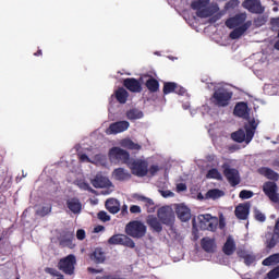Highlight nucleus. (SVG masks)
Returning <instances> with one entry per match:
<instances>
[{
	"label": "nucleus",
	"mask_w": 279,
	"mask_h": 279,
	"mask_svg": "<svg viewBox=\"0 0 279 279\" xmlns=\"http://www.w3.org/2000/svg\"><path fill=\"white\" fill-rule=\"evenodd\" d=\"M258 124L256 120L248 121L247 124L244 125V130L240 129L231 134V138L235 141V143H252V138H254V134H256V129Z\"/></svg>",
	"instance_id": "nucleus-1"
},
{
	"label": "nucleus",
	"mask_w": 279,
	"mask_h": 279,
	"mask_svg": "<svg viewBox=\"0 0 279 279\" xmlns=\"http://www.w3.org/2000/svg\"><path fill=\"white\" fill-rule=\"evenodd\" d=\"M233 93L230 89L220 87L216 89L210 97L211 104L217 108H228L230 106V101H232Z\"/></svg>",
	"instance_id": "nucleus-2"
},
{
	"label": "nucleus",
	"mask_w": 279,
	"mask_h": 279,
	"mask_svg": "<svg viewBox=\"0 0 279 279\" xmlns=\"http://www.w3.org/2000/svg\"><path fill=\"white\" fill-rule=\"evenodd\" d=\"M110 162H116L117 165H126L129 167L132 158H130V153L121 147H112L109 150Z\"/></svg>",
	"instance_id": "nucleus-3"
},
{
	"label": "nucleus",
	"mask_w": 279,
	"mask_h": 279,
	"mask_svg": "<svg viewBox=\"0 0 279 279\" xmlns=\"http://www.w3.org/2000/svg\"><path fill=\"white\" fill-rule=\"evenodd\" d=\"M125 233L133 239H143L147 234V227L138 220H133L126 225Z\"/></svg>",
	"instance_id": "nucleus-4"
},
{
	"label": "nucleus",
	"mask_w": 279,
	"mask_h": 279,
	"mask_svg": "<svg viewBox=\"0 0 279 279\" xmlns=\"http://www.w3.org/2000/svg\"><path fill=\"white\" fill-rule=\"evenodd\" d=\"M128 167L137 178H145L149 173V163L145 159H131Z\"/></svg>",
	"instance_id": "nucleus-5"
},
{
	"label": "nucleus",
	"mask_w": 279,
	"mask_h": 279,
	"mask_svg": "<svg viewBox=\"0 0 279 279\" xmlns=\"http://www.w3.org/2000/svg\"><path fill=\"white\" fill-rule=\"evenodd\" d=\"M75 255L71 254L68 255L64 258H61L58 263V269L62 271L63 274H66V276H73L75 271Z\"/></svg>",
	"instance_id": "nucleus-6"
},
{
	"label": "nucleus",
	"mask_w": 279,
	"mask_h": 279,
	"mask_svg": "<svg viewBox=\"0 0 279 279\" xmlns=\"http://www.w3.org/2000/svg\"><path fill=\"white\" fill-rule=\"evenodd\" d=\"M198 221L201 230H208L209 232H215L219 225V220L214 218L210 214L199 215Z\"/></svg>",
	"instance_id": "nucleus-7"
},
{
	"label": "nucleus",
	"mask_w": 279,
	"mask_h": 279,
	"mask_svg": "<svg viewBox=\"0 0 279 279\" xmlns=\"http://www.w3.org/2000/svg\"><path fill=\"white\" fill-rule=\"evenodd\" d=\"M157 217L163 226H173V223H175V214L173 213V209L168 206L159 208Z\"/></svg>",
	"instance_id": "nucleus-8"
},
{
	"label": "nucleus",
	"mask_w": 279,
	"mask_h": 279,
	"mask_svg": "<svg viewBox=\"0 0 279 279\" xmlns=\"http://www.w3.org/2000/svg\"><path fill=\"white\" fill-rule=\"evenodd\" d=\"M222 169L223 175L231 186H239V184H241V175L239 174V170L230 168V166L226 163L222 166Z\"/></svg>",
	"instance_id": "nucleus-9"
},
{
	"label": "nucleus",
	"mask_w": 279,
	"mask_h": 279,
	"mask_svg": "<svg viewBox=\"0 0 279 279\" xmlns=\"http://www.w3.org/2000/svg\"><path fill=\"white\" fill-rule=\"evenodd\" d=\"M263 192L270 199V202L278 204L279 195H278V184H276V182H271V181L265 182L263 185Z\"/></svg>",
	"instance_id": "nucleus-10"
},
{
	"label": "nucleus",
	"mask_w": 279,
	"mask_h": 279,
	"mask_svg": "<svg viewBox=\"0 0 279 279\" xmlns=\"http://www.w3.org/2000/svg\"><path fill=\"white\" fill-rule=\"evenodd\" d=\"M243 8L252 14H263L265 12V7H263L260 0H244Z\"/></svg>",
	"instance_id": "nucleus-11"
},
{
	"label": "nucleus",
	"mask_w": 279,
	"mask_h": 279,
	"mask_svg": "<svg viewBox=\"0 0 279 279\" xmlns=\"http://www.w3.org/2000/svg\"><path fill=\"white\" fill-rule=\"evenodd\" d=\"M122 84L126 90H130V93L143 92V85H141V82L134 77L124 78Z\"/></svg>",
	"instance_id": "nucleus-12"
},
{
	"label": "nucleus",
	"mask_w": 279,
	"mask_h": 279,
	"mask_svg": "<svg viewBox=\"0 0 279 279\" xmlns=\"http://www.w3.org/2000/svg\"><path fill=\"white\" fill-rule=\"evenodd\" d=\"M130 128V122L128 121H118L113 122L107 129V134H121Z\"/></svg>",
	"instance_id": "nucleus-13"
},
{
	"label": "nucleus",
	"mask_w": 279,
	"mask_h": 279,
	"mask_svg": "<svg viewBox=\"0 0 279 279\" xmlns=\"http://www.w3.org/2000/svg\"><path fill=\"white\" fill-rule=\"evenodd\" d=\"M250 208H251L250 203L239 204L234 210V215L236 219H240L241 221L247 220V218L250 217Z\"/></svg>",
	"instance_id": "nucleus-14"
},
{
	"label": "nucleus",
	"mask_w": 279,
	"mask_h": 279,
	"mask_svg": "<svg viewBox=\"0 0 279 279\" xmlns=\"http://www.w3.org/2000/svg\"><path fill=\"white\" fill-rule=\"evenodd\" d=\"M66 208L73 213V215H80L82 213V201L77 197H71L65 201Z\"/></svg>",
	"instance_id": "nucleus-15"
},
{
	"label": "nucleus",
	"mask_w": 279,
	"mask_h": 279,
	"mask_svg": "<svg viewBox=\"0 0 279 279\" xmlns=\"http://www.w3.org/2000/svg\"><path fill=\"white\" fill-rule=\"evenodd\" d=\"M245 19H247V15H245V13L236 14L235 16L230 17L226 21V26L229 27V29H234V27L243 25L245 23Z\"/></svg>",
	"instance_id": "nucleus-16"
},
{
	"label": "nucleus",
	"mask_w": 279,
	"mask_h": 279,
	"mask_svg": "<svg viewBox=\"0 0 279 279\" xmlns=\"http://www.w3.org/2000/svg\"><path fill=\"white\" fill-rule=\"evenodd\" d=\"M248 27H252V21H247L244 24H242L241 26L234 28L230 33L229 37L231 38V40H239V38H241V36H243L246 33Z\"/></svg>",
	"instance_id": "nucleus-17"
},
{
	"label": "nucleus",
	"mask_w": 279,
	"mask_h": 279,
	"mask_svg": "<svg viewBox=\"0 0 279 279\" xmlns=\"http://www.w3.org/2000/svg\"><path fill=\"white\" fill-rule=\"evenodd\" d=\"M94 189H108V186L112 185L109 178L104 175H96L95 179L92 181Z\"/></svg>",
	"instance_id": "nucleus-18"
},
{
	"label": "nucleus",
	"mask_w": 279,
	"mask_h": 279,
	"mask_svg": "<svg viewBox=\"0 0 279 279\" xmlns=\"http://www.w3.org/2000/svg\"><path fill=\"white\" fill-rule=\"evenodd\" d=\"M248 107L247 102L241 101L238 102L233 109L234 117H240V119H245L250 113L247 112Z\"/></svg>",
	"instance_id": "nucleus-19"
},
{
	"label": "nucleus",
	"mask_w": 279,
	"mask_h": 279,
	"mask_svg": "<svg viewBox=\"0 0 279 279\" xmlns=\"http://www.w3.org/2000/svg\"><path fill=\"white\" fill-rule=\"evenodd\" d=\"M177 217L183 221H190L191 220V209L184 205H179L177 207Z\"/></svg>",
	"instance_id": "nucleus-20"
},
{
	"label": "nucleus",
	"mask_w": 279,
	"mask_h": 279,
	"mask_svg": "<svg viewBox=\"0 0 279 279\" xmlns=\"http://www.w3.org/2000/svg\"><path fill=\"white\" fill-rule=\"evenodd\" d=\"M222 252L226 254V256H232L234 252H236V243L234 242V239L228 238L226 243L222 246Z\"/></svg>",
	"instance_id": "nucleus-21"
},
{
	"label": "nucleus",
	"mask_w": 279,
	"mask_h": 279,
	"mask_svg": "<svg viewBox=\"0 0 279 279\" xmlns=\"http://www.w3.org/2000/svg\"><path fill=\"white\" fill-rule=\"evenodd\" d=\"M105 206L111 215H117L121 210V204L116 198H109L106 201Z\"/></svg>",
	"instance_id": "nucleus-22"
},
{
	"label": "nucleus",
	"mask_w": 279,
	"mask_h": 279,
	"mask_svg": "<svg viewBox=\"0 0 279 279\" xmlns=\"http://www.w3.org/2000/svg\"><path fill=\"white\" fill-rule=\"evenodd\" d=\"M260 175H264V178H267V180H272V182H278L279 174L278 172L274 171L271 168L263 167L259 169Z\"/></svg>",
	"instance_id": "nucleus-23"
},
{
	"label": "nucleus",
	"mask_w": 279,
	"mask_h": 279,
	"mask_svg": "<svg viewBox=\"0 0 279 279\" xmlns=\"http://www.w3.org/2000/svg\"><path fill=\"white\" fill-rule=\"evenodd\" d=\"M113 178L119 182H125V180H130V178H132V174L123 168H117L113 170Z\"/></svg>",
	"instance_id": "nucleus-24"
},
{
	"label": "nucleus",
	"mask_w": 279,
	"mask_h": 279,
	"mask_svg": "<svg viewBox=\"0 0 279 279\" xmlns=\"http://www.w3.org/2000/svg\"><path fill=\"white\" fill-rule=\"evenodd\" d=\"M201 247L204 250V252H207L208 254H211L215 252V240L210 238H203L201 240Z\"/></svg>",
	"instance_id": "nucleus-25"
},
{
	"label": "nucleus",
	"mask_w": 279,
	"mask_h": 279,
	"mask_svg": "<svg viewBox=\"0 0 279 279\" xmlns=\"http://www.w3.org/2000/svg\"><path fill=\"white\" fill-rule=\"evenodd\" d=\"M158 219L159 218L157 217H149L147 219V225L153 230V232L160 234V232H162V223Z\"/></svg>",
	"instance_id": "nucleus-26"
},
{
	"label": "nucleus",
	"mask_w": 279,
	"mask_h": 279,
	"mask_svg": "<svg viewBox=\"0 0 279 279\" xmlns=\"http://www.w3.org/2000/svg\"><path fill=\"white\" fill-rule=\"evenodd\" d=\"M116 99L119 104H126L128 102V97H130V93L123 87H119L116 93Z\"/></svg>",
	"instance_id": "nucleus-27"
},
{
	"label": "nucleus",
	"mask_w": 279,
	"mask_h": 279,
	"mask_svg": "<svg viewBox=\"0 0 279 279\" xmlns=\"http://www.w3.org/2000/svg\"><path fill=\"white\" fill-rule=\"evenodd\" d=\"M92 260H95L97 264L104 263L106 260V253L104 252V248L96 247L90 255Z\"/></svg>",
	"instance_id": "nucleus-28"
},
{
	"label": "nucleus",
	"mask_w": 279,
	"mask_h": 279,
	"mask_svg": "<svg viewBox=\"0 0 279 279\" xmlns=\"http://www.w3.org/2000/svg\"><path fill=\"white\" fill-rule=\"evenodd\" d=\"M145 86L149 93H158V90H160V83L154 77H149L145 82Z\"/></svg>",
	"instance_id": "nucleus-29"
},
{
	"label": "nucleus",
	"mask_w": 279,
	"mask_h": 279,
	"mask_svg": "<svg viewBox=\"0 0 279 279\" xmlns=\"http://www.w3.org/2000/svg\"><path fill=\"white\" fill-rule=\"evenodd\" d=\"M144 114L143 111L134 108V109H130L129 111H126V119H129V121H136L138 119H143Z\"/></svg>",
	"instance_id": "nucleus-30"
},
{
	"label": "nucleus",
	"mask_w": 279,
	"mask_h": 279,
	"mask_svg": "<svg viewBox=\"0 0 279 279\" xmlns=\"http://www.w3.org/2000/svg\"><path fill=\"white\" fill-rule=\"evenodd\" d=\"M278 264H279V253H275V254L266 257L262 262V265H264V267H271V265H278Z\"/></svg>",
	"instance_id": "nucleus-31"
},
{
	"label": "nucleus",
	"mask_w": 279,
	"mask_h": 279,
	"mask_svg": "<svg viewBox=\"0 0 279 279\" xmlns=\"http://www.w3.org/2000/svg\"><path fill=\"white\" fill-rule=\"evenodd\" d=\"M138 202H144L146 208H149V206H151L149 209H147V213H155L156 211V205L154 204V201L151 198L145 197V196H138Z\"/></svg>",
	"instance_id": "nucleus-32"
},
{
	"label": "nucleus",
	"mask_w": 279,
	"mask_h": 279,
	"mask_svg": "<svg viewBox=\"0 0 279 279\" xmlns=\"http://www.w3.org/2000/svg\"><path fill=\"white\" fill-rule=\"evenodd\" d=\"M175 88H178V83L175 82H166L163 83V95H171V93H175Z\"/></svg>",
	"instance_id": "nucleus-33"
},
{
	"label": "nucleus",
	"mask_w": 279,
	"mask_h": 279,
	"mask_svg": "<svg viewBox=\"0 0 279 279\" xmlns=\"http://www.w3.org/2000/svg\"><path fill=\"white\" fill-rule=\"evenodd\" d=\"M122 147H125L126 149H132V150H141V145L134 143L132 140H123L122 141Z\"/></svg>",
	"instance_id": "nucleus-34"
},
{
	"label": "nucleus",
	"mask_w": 279,
	"mask_h": 279,
	"mask_svg": "<svg viewBox=\"0 0 279 279\" xmlns=\"http://www.w3.org/2000/svg\"><path fill=\"white\" fill-rule=\"evenodd\" d=\"M206 178L207 180H222L221 172L217 168L208 170Z\"/></svg>",
	"instance_id": "nucleus-35"
},
{
	"label": "nucleus",
	"mask_w": 279,
	"mask_h": 279,
	"mask_svg": "<svg viewBox=\"0 0 279 279\" xmlns=\"http://www.w3.org/2000/svg\"><path fill=\"white\" fill-rule=\"evenodd\" d=\"M210 3V0H197V1H193L191 3V8L192 10H202V8H206V5H208Z\"/></svg>",
	"instance_id": "nucleus-36"
},
{
	"label": "nucleus",
	"mask_w": 279,
	"mask_h": 279,
	"mask_svg": "<svg viewBox=\"0 0 279 279\" xmlns=\"http://www.w3.org/2000/svg\"><path fill=\"white\" fill-rule=\"evenodd\" d=\"M278 242H279V236L272 233L271 238L266 240L267 250H274V247L278 245Z\"/></svg>",
	"instance_id": "nucleus-37"
},
{
	"label": "nucleus",
	"mask_w": 279,
	"mask_h": 279,
	"mask_svg": "<svg viewBox=\"0 0 279 279\" xmlns=\"http://www.w3.org/2000/svg\"><path fill=\"white\" fill-rule=\"evenodd\" d=\"M223 191L219 189H213L207 192V197L210 199H219V197H222Z\"/></svg>",
	"instance_id": "nucleus-38"
},
{
	"label": "nucleus",
	"mask_w": 279,
	"mask_h": 279,
	"mask_svg": "<svg viewBox=\"0 0 279 279\" xmlns=\"http://www.w3.org/2000/svg\"><path fill=\"white\" fill-rule=\"evenodd\" d=\"M123 243V235L114 234L108 240L109 245H122Z\"/></svg>",
	"instance_id": "nucleus-39"
},
{
	"label": "nucleus",
	"mask_w": 279,
	"mask_h": 279,
	"mask_svg": "<svg viewBox=\"0 0 279 279\" xmlns=\"http://www.w3.org/2000/svg\"><path fill=\"white\" fill-rule=\"evenodd\" d=\"M124 247H130L131 250H134L136 247V243H134V240L128 235H123L122 238V244Z\"/></svg>",
	"instance_id": "nucleus-40"
},
{
	"label": "nucleus",
	"mask_w": 279,
	"mask_h": 279,
	"mask_svg": "<svg viewBox=\"0 0 279 279\" xmlns=\"http://www.w3.org/2000/svg\"><path fill=\"white\" fill-rule=\"evenodd\" d=\"M50 213H51V205H46L37 209L36 215L38 217H47V215H49Z\"/></svg>",
	"instance_id": "nucleus-41"
},
{
	"label": "nucleus",
	"mask_w": 279,
	"mask_h": 279,
	"mask_svg": "<svg viewBox=\"0 0 279 279\" xmlns=\"http://www.w3.org/2000/svg\"><path fill=\"white\" fill-rule=\"evenodd\" d=\"M196 15L199 19H208L209 16H213V10H210V9H199L196 12Z\"/></svg>",
	"instance_id": "nucleus-42"
},
{
	"label": "nucleus",
	"mask_w": 279,
	"mask_h": 279,
	"mask_svg": "<svg viewBox=\"0 0 279 279\" xmlns=\"http://www.w3.org/2000/svg\"><path fill=\"white\" fill-rule=\"evenodd\" d=\"M254 218L260 223H265V221H267V216H265V214H263V211H260L259 209L254 210Z\"/></svg>",
	"instance_id": "nucleus-43"
},
{
	"label": "nucleus",
	"mask_w": 279,
	"mask_h": 279,
	"mask_svg": "<svg viewBox=\"0 0 279 279\" xmlns=\"http://www.w3.org/2000/svg\"><path fill=\"white\" fill-rule=\"evenodd\" d=\"M254 197V192L248 190H242L239 194L240 199H252Z\"/></svg>",
	"instance_id": "nucleus-44"
},
{
	"label": "nucleus",
	"mask_w": 279,
	"mask_h": 279,
	"mask_svg": "<svg viewBox=\"0 0 279 279\" xmlns=\"http://www.w3.org/2000/svg\"><path fill=\"white\" fill-rule=\"evenodd\" d=\"M266 278L278 279L279 278V265L267 272Z\"/></svg>",
	"instance_id": "nucleus-45"
},
{
	"label": "nucleus",
	"mask_w": 279,
	"mask_h": 279,
	"mask_svg": "<svg viewBox=\"0 0 279 279\" xmlns=\"http://www.w3.org/2000/svg\"><path fill=\"white\" fill-rule=\"evenodd\" d=\"M243 260H244V264L247 267H250V265H253V263L256 262V255L248 253Z\"/></svg>",
	"instance_id": "nucleus-46"
},
{
	"label": "nucleus",
	"mask_w": 279,
	"mask_h": 279,
	"mask_svg": "<svg viewBox=\"0 0 279 279\" xmlns=\"http://www.w3.org/2000/svg\"><path fill=\"white\" fill-rule=\"evenodd\" d=\"M239 8V0H230L225 4V10H234Z\"/></svg>",
	"instance_id": "nucleus-47"
},
{
	"label": "nucleus",
	"mask_w": 279,
	"mask_h": 279,
	"mask_svg": "<svg viewBox=\"0 0 279 279\" xmlns=\"http://www.w3.org/2000/svg\"><path fill=\"white\" fill-rule=\"evenodd\" d=\"M44 271H45V274H49L50 276H56L57 278H60V276H62V275L60 274V271H58L57 269L51 268V267H46V268L44 269Z\"/></svg>",
	"instance_id": "nucleus-48"
},
{
	"label": "nucleus",
	"mask_w": 279,
	"mask_h": 279,
	"mask_svg": "<svg viewBox=\"0 0 279 279\" xmlns=\"http://www.w3.org/2000/svg\"><path fill=\"white\" fill-rule=\"evenodd\" d=\"M73 232H66L65 235L62 236V243H71L73 241Z\"/></svg>",
	"instance_id": "nucleus-49"
},
{
	"label": "nucleus",
	"mask_w": 279,
	"mask_h": 279,
	"mask_svg": "<svg viewBox=\"0 0 279 279\" xmlns=\"http://www.w3.org/2000/svg\"><path fill=\"white\" fill-rule=\"evenodd\" d=\"M98 219L100 221H110V216H108V213H106V211H99Z\"/></svg>",
	"instance_id": "nucleus-50"
},
{
	"label": "nucleus",
	"mask_w": 279,
	"mask_h": 279,
	"mask_svg": "<svg viewBox=\"0 0 279 279\" xmlns=\"http://www.w3.org/2000/svg\"><path fill=\"white\" fill-rule=\"evenodd\" d=\"M76 239H78V241H84L86 239V231H84V229H78L76 231Z\"/></svg>",
	"instance_id": "nucleus-51"
},
{
	"label": "nucleus",
	"mask_w": 279,
	"mask_h": 279,
	"mask_svg": "<svg viewBox=\"0 0 279 279\" xmlns=\"http://www.w3.org/2000/svg\"><path fill=\"white\" fill-rule=\"evenodd\" d=\"M130 213H131L132 215H141V206H138V205H132V206L130 207Z\"/></svg>",
	"instance_id": "nucleus-52"
},
{
	"label": "nucleus",
	"mask_w": 279,
	"mask_h": 279,
	"mask_svg": "<svg viewBox=\"0 0 279 279\" xmlns=\"http://www.w3.org/2000/svg\"><path fill=\"white\" fill-rule=\"evenodd\" d=\"M80 162H90V158L86 154H78Z\"/></svg>",
	"instance_id": "nucleus-53"
},
{
	"label": "nucleus",
	"mask_w": 279,
	"mask_h": 279,
	"mask_svg": "<svg viewBox=\"0 0 279 279\" xmlns=\"http://www.w3.org/2000/svg\"><path fill=\"white\" fill-rule=\"evenodd\" d=\"M157 171H160V168L156 165L150 166L148 169V173H150V175H156Z\"/></svg>",
	"instance_id": "nucleus-54"
},
{
	"label": "nucleus",
	"mask_w": 279,
	"mask_h": 279,
	"mask_svg": "<svg viewBox=\"0 0 279 279\" xmlns=\"http://www.w3.org/2000/svg\"><path fill=\"white\" fill-rule=\"evenodd\" d=\"M174 93L177 95H184L186 93V89L180 85L177 84V88L174 89Z\"/></svg>",
	"instance_id": "nucleus-55"
},
{
	"label": "nucleus",
	"mask_w": 279,
	"mask_h": 279,
	"mask_svg": "<svg viewBox=\"0 0 279 279\" xmlns=\"http://www.w3.org/2000/svg\"><path fill=\"white\" fill-rule=\"evenodd\" d=\"M211 16V19H209V23H217V21H220V19H221V13H217V14H215V15H210Z\"/></svg>",
	"instance_id": "nucleus-56"
},
{
	"label": "nucleus",
	"mask_w": 279,
	"mask_h": 279,
	"mask_svg": "<svg viewBox=\"0 0 279 279\" xmlns=\"http://www.w3.org/2000/svg\"><path fill=\"white\" fill-rule=\"evenodd\" d=\"M236 254H238V256H239V258H245V256L248 254L247 253V251H245L244 248H239L238 251H236Z\"/></svg>",
	"instance_id": "nucleus-57"
},
{
	"label": "nucleus",
	"mask_w": 279,
	"mask_h": 279,
	"mask_svg": "<svg viewBox=\"0 0 279 279\" xmlns=\"http://www.w3.org/2000/svg\"><path fill=\"white\" fill-rule=\"evenodd\" d=\"M177 191L178 193H182L183 191H186V184L185 183L177 184Z\"/></svg>",
	"instance_id": "nucleus-58"
},
{
	"label": "nucleus",
	"mask_w": 279,
	"mask_h": 279,
	"mask_svg": "<svg viewBox=\"0 0 279 279\" xmlns=\"http://www.w3.org/2000/svg\"><path fill=\"white\" fill-rule=\"evenodd\" d=\"M272 234H275V236H279V218L276 220Z\"/></svg>",
	"instance_id": "nucleus-59"
},
{
	"label": "nucleus",
	"mask_w": 279,
	"mask_h": 279,
	"mask_svg": "<svg viewBox=\"0 0 279 279\" xmlns=\"http://www.w3.org/2000/svg\"><path fill=\"white\" fill-rule=\"evenodd\" d=\"M80 189H83V191H90V184L86 182H82L78 184Z\"/></svg>",
	"instance_id": "nucleus-60"
},
{
	"label": "nucleus",
	"mask_w": 279,
	"mask_h": 279,
	"mask_svg": "<svg viewBox=\"0 0 279 279\" xmlns=\"http://www.w3.org/2000/svg\"><path fill=\"white\" fill-rule=\"evenodd\" d=\"M96 279H125V278H117V277H113L112 275H105L102 277H97Z\"/></svg>",
	"instance_id": "nucleus-61"
},
{
	"label": "nucleus",
	"mask_w": 279,
	"mask_h": 279,
	"mask_svg": "<svg viewBox=\"0 0 279 279\" xmlns=\"http://www.w3.org/2000/svg\"><path fill=\"white\" fill-rule=\"evenodd\" d=\"M270 24L274 26V27H279V17H272L270 20Z\"/></svg>",
	"instance_id": "nucleus-62"
},
{
	"label": "nucleus",
	"mask_w": 279,
	"mask_h": 279,
	"mask_svg": "<svg viewBox=\"0 0 279 279\" xmlns=\"http://www.w3.org/2000/svg\"><path fill=\"white\" fill-rule=\"evenodd\" d=\"M162 197H173V192L171 191H161Z\"/></svg>",
	"instance_id": "nucleus-63"
},
{
	"label": "nucleus",
	"mask_w": 279,
	"mask_h": 279,
	"mask_svg": "<svg viewBox=\"0 0 279 279\" xmlns=\"http://www.w3.org/2000/svg\"><path fill=\"white\" fill-rule=\"evenodd\" d=\"M106 230L105 226H97L96 228H94V232L98 233V232H104Z\"/></svg>",
	"instance_id": "nucleus-64"
}]
</instances>
